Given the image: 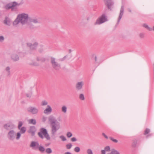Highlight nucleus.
I'll list each match as a JSON object with an SVG mask.
<instances>
[{"instance_id": "46", "label": "nucleus", "mask_w": 154, "mask_h": 154, "mask_svg": "<svg viewBox=\"0 0 154 154\" xmlns=\"http://www.w3.org/2000/svg\"><path fill=\"white\" fill-rule=\"evenodd\" d=\"M50 144V143H47L45 144V145L46 146H48Z\"/></svg>"}, {"instance_id": "7", "label": "nucleus", "mask_w": 154, "mask_h": 154, "mask_svg": "<svg viewBox=\"0 0 154 154\" xmlns=\"http://www.w3.org/2000/svg\"><path fill=\"white\" fill-rule=\"evenodd\" d=\"M27 111L31 114L34 115L38 114V109L35 107L30 106L27 108Z\"/></svg>"}, {"instance_id": "40", "label": "nucleus", "mask_w": 154, "mask_h": 154, "mask_svg": "<svg viewBox=\"0 0 154 154\" xmlns=\"http://www.w3.org/2000/svg\"><path fill=\"white\" fill-rule=\"evenodd\" d=\"M71 140L72 142H75L77 140L75 137H73L71 138Z\"/></svg>"}, {"instance_id": "38", "label": "nucleus", "mask_w": 154, "mask_h": 154, "mask_svg": "<svg viewBox=\"0 0 154 154\" xmlns=\"http://www.w3.org/2000/svg\"><path fill=\"white\" fill-rule=\"evenodd\" d=\"M47 119V117L45 116H43L42 119V121L43 122H45L46 120Z\"/></svg>"}, {"instance_id": "31", "label": "nucleus", "mask_w": 154, "mask_h": 154, "mask_svg": "<svg viewBox=\"0 0 154 154\" xmlns=\"http://www.w3.org/2000/svg\"><path fill=\"white\" fill-rule=\"evenodd\" d=\"M86 152L87 154H93L92 150L90 149H88Z\"/></svg>"}, {"instance_id": "13", "label": "nucleus", "mask_w": 154, "mask_h": 154, "mask_svg": "<svg viewBox=\"0 0 154 154\" xmlns=\"http://www.w3.org/2000/svg\"><path fill=\"white\" fill-rule=\"evenodd\" d=\"M52 111V109L51 106L48 105L47 106L46 108L44 111V113L45 114H50Z\"/></svg>"}, {"instance_id": "32", "label": "nucleus", "mask_w": 154, "mask_h": 154, "mask_svg": "<svg viewBox=\"0 0 154 154\" xmlns=\"http://www.w3.org/2000/svg\"><path fill=\"white\" fill-rule=\"evenodd\" d=\"M66 147L67 149H70L72 147V145L71 143H68L66 145Z\"/></svg>"}, {"instance_id": "8", "label": "nucleus", "mask_w": 154, "mask_h": 154, "mask_svg": "<svg viewBox=\"0 0 154 154\" xmlns=\"http://www.w3.org/2000/svg\"><path fill=\"white\" fill-rule=\"evenodd\" d=\"M106 154H120L118 150L113 149H111L109 146H106Z\"/></svg>"}, {"instance_id": "17", "label": "nucleus", "mask_w": 154, "mask_h": 154, "mask_svg": "<svg viewBox=\"0 0 154 154\" xmlns=\"http://www.w3.org/2000/svg\"><path fill=\"white\" fill-rule=\"evenodd\" d=\"M4 127L5 129L7 130H9L11 129H12L13 128V126L12 125L8 124H6L4 126Z\"/></svg>"}, {"instance_id": "34", "label": "nucleus", "mask_w": 154, "mask_h": 154, "mask_svg": "<svg viewBox=\"0 0 154 154\" xmlns=\"http://www.w3.org/2000/svg\"><path fill=\"white\" fill-rule=\"evenodd\" d=\"M48 102L45 101V100H43L42 101L41 103V105L43 106H45L48 104Z\"/></svg>"}, {"instance_id": "5", "label": "nucleus", "mask_w": 154, "mask_h": 154, "mask_svg": "<svg viewBox=\"0 0 154 154\" xmlns=\"http://www.w3.org/2000/svg\"><path fill=\"white\" fill-rule=\"evenodd\" d=\"M106 21V15L104 14L99 17L94 23V25H99L102 24Z\"/></svg>"}, {"instance_id": "16", "label": "nucleus", "mask_w": 154, "mask_h": 154, "mask_svg": "<svg viewBox=\"0 0 154 154\" xmlns=\"http://www.w3.org/2000/svg\"><path fill=\"white\" fill-rule=\"evenodd\" d=\"M4 23L8 26H10L11 25V20L8 17H6L5 20L3 21Z\"/></svg>"}, {"instance_id": "45", "label": "nucleus", "mask_w": 154, "mask_h": 154, "mask_svg": "<svg viewBox=\"0 0 154 154\" xmlns=\"http://www.w3.org/2000/svg\"><path fill=\"white\" fill-rule=\"evenodd\" d=\"M143 26L145 28H147V29H149V30H151V29L148 27V26L146 24H144L143 25Z\"/></svg>"}, {"instance_id": "47", "label": "nucleus", "mask_w": 154, "mask_h": 154, "mask_svg": "<svg viewBox=\"0 0 154 154\" xmlns=\"http://www.w3.org/2000/svg\"><path fill=\"white\" fill-rule=\"evenodd\" d=\"M64 154H72L71 152H65Z\"/></svg>"}, {"instance_id": "14", "label": "nucleus", "mask_w": 154, "mask_h": 154, "mask_svg": "<svg viewBox=\"0 0 154 154\" xmlns=\"http://www.w3.org/2000/svg\"><path fill=\"white\" fill-rule=\"evenodd\" d=\"M83 84V82L82 81L78 82L75 86L76 90L79 91L81 90L82 88Z\"/></svg>"}, {"instance_id": "26", "label": "nucleus", "mask_w": 154, "mask_h": 154, "mask_svg": "<svg viewBox=\"0 0 154 154\" xmlns=\"http://www.w3.org/2000/svg\"><path fill=\"white\" fill-rule=\"evenodd\" d=\"M46 152L48 154H50L52 152V150L51 148H47L45 150Z\"/></svg>"}, {"instance_id": "11", "label": "nucleus", "mask_w": 154, "mask_h": 154, "mask_svg": "<svg viewBox=\"0 0 154 154\" xmlns=\"http://www.w3.org/2000/svg\"><path fill=\"white\" fill-rule=\"evenodd\" d=\"M48 122L51 125L57 122L56 118L53 116H50L48 118Z\"/></svg>"}, {"instance_id": "39", "label": "nucleus", "mask_w": 154, "mask_h": 154, "mask_svg": "<svg viewBox=\"0 0 154 154\" xmlns=\"http://www.w3.org/2000/svg\"><path fill=\"white\" fill-rule=\"evenodd\" d=\"M4 40V38L3 36H0V42H3Z\"/></svg>"}, {"instance_id": "51", "label": "nucleus", "mask_w": 154, "mask_h": 154, "mask_svg": "<svg viewBox=\"0 0 154 154\" xmlns=\"http://www.w3.org/2000/svg\"><path fill=\"white\" fill-rule=\"evenodd\" d=\"M29 27H30V28H31V27H30V24H29Z\"/></svg>"}, {"instance_id": "10", "label": "nucleus", "mask_w": 154, "mask_h": 154, "mask_svg": "<svg viewBox=\"0 0 154 154\" xmlns=\"http://www.w3.org/2000/svg\"><path fill=\"white\" fill-rule=\"evenodd\" d=\"M39 146V144L38 143L37 141H32L30 145V147L34 150L38 149Z\"/></svg>"}, {"instance_id": "6", "label": "nucleus", "mask_w": 154, "mask_h": 154, "mask_svg": "<svg viewBox=\"0 0 154 154\" xmlns=\"http://www.w3.org/2000/svg\"><path fill=\"white\" fill-rule=\"evenodd\" d=\"M16 133L13 130L9 131L7 134L8 138L10 140H13L15 138Z\"/></svg>"}, {"instance_id": "37", "label": "nucleus", "mask_w": 154, "mask_h": 154, "mask_svg": "<svg viewBox=\"0 0 154 154\" xmlns=\"http://www.w3.org/2000/svg\"><path fill=\"white\" fill-rule=\"evenodd\" d=\"M110 139L112 141L115 143H117L118 142V140L111 137H110Z\"/></svg>"}, {"instance_id": "25", "label": "nucleus", "mask_w": 154, "mask_h": 154, "mask_svg": "<svg viewBox=\"0 0 154 154\" xmlns=\"http://www.w3.org/2000/svg\"><path fill=\"white\" fill-rule=\"evenodd\" d=\"M27 45L30 47V49L32 50H35L36 48L34 46H33V47H32V44L30 43H27Z\"/></svg>"}, {"instance_id": "28", "label": "nucleus", "mask_w": 154, "mask_h": 154, "mask_svg": "<svg viewBox=\"0 0 154 154\" xmlns=\"http://www.w3.org/2000/svg\"><path fill=\"white\" fill-rule=\"evenodd\" d=\"M60 138L61 140L62 141H65L66 140V139L64 136L61 135L59 137Z\"/></svg>"}, {"instance_id": "35", "label": "nucleus", "mask_w": 154, "mask_h": 154, "mask_svg": "<svg viewBox=\"0 0 154 154\" xmlns=\"http://www.w3.org/2000/svg\"><path fill=\"white\" fill-rule=\"evenodd\" d=\"M79 98L82 100H85L84 96L83 94H81L79 95Z\"/></svg>"}, {"instance_id": "1", "label": "nucleus", "mask_w": 154, "mask_h": 154, "mask_svg": "<svg viewBox=\"0 0 154 154\" xmlns=\"http://www.w3.org/2000/svg\"><path fill=\"white\" fill-rule=\"evenodd\" d=\"M28 17V14L25 13L19 15L16 19L14 21L13 24L14 26L20 23L23 24H25L27 22Z\"/></svg>"}, {"instance_id": "27", "label": "nucleus", "mask_w": 154, "mask_h": 154, "mask_svg": "<svg viewBox=\"0 0 154 154\" xmlns=\"http://www.w3.org/2000/svg\"><path fill=\"white\" fill-rule=\"evenodd\" d=\"M21 133L20 132H18L16 134V139L17 140H18L20 136H21Z\"/></svg>"}, {"instance_id": "21", "label": "nucleus", "mask_w": 154, "mask_h": 154, "mask_svg": "<svg viewBox=\"0 0 154 154\" xmlns=\"http://www.w3.org/2000/svg\"><path fill=\"white\" fill-rule=\"evenodd\" d=\"M36 60L38 61L43 62L45 61V59L43 57H37L36 58Z\"/></svg>"}, {"instance_id": "54", "label": "nucleus", "mask_w": 154, "mask_h": 154, "mask_svg": "<svg viewBox=\"0 0 154 154\" xmlns=\"http://www.w3.org/2000/svg\"><path fill=\"white\" fill-rule=\"evenodd\" d=\"M153 30H154V26L153 27Z\"/></svg>"}, {"instance_id": "36", "label": "nucleus", "mask_w": 154, "mask_h": 154, "mask_svg": "<svg viewBox=\"0 0 154 154\" xmlns=\"http://www.w3.org/2000/svg\"><path fill=\"white\" fill-rule=\"evenodd\" d=\"M23 123L22 122L20 121L19 122L18 126V128L19 129H20V127L23 125Z\"/></svg>"}, {"instance_id": "30", "label": "nucleus", "mask_w": 154, "mask_h": 154, "mask_svg": "<svg viewBox=\"0 0 154 154\" xmlns=\"http://www.w3.org/2000/svg\"><path fill=\"white\" fill-rule=\"evenodd\" d=\"M74 150L75 152H78L80 151V149L79 147L76 146L74 148Z\"/></svg>"}, {"instance_id": "53", "label": "nucleus", "mask_w": 154, "mask_h": 154, "mask_svg": "<svg viewBox=\"0 0 154 154\" xmlns=\"http://www.w3.org/2000/svg\"><path fill=\"white\" fill-rule=\"evenodd\" d=\"M104 0V2L105 3L106 0Z\"/></svg>"}, {"instance_id": "49", "label": "nucleus", "mask_w": 154, "mask_h": 154, "mask_svg": "<svg viewBox=\"0 0 154 154\" xmlns=\"http://www.w3.org/2000/svg\"><path fill=\"white\" fill-rule=\"evenodd\" d=\"M95 61L96 62L97 61V57L96 56H95Z\"/></svg>"}, {"instance_id": "41", "label": "nucleus", "mask_w": 154, "mask_h": 154, "mask_svg": "<svg viewBox=\"0 0 154 154\" xmlns=\"http://www.w3.org/2000/svg\"><path fill=\"white\" fill-rule=\"evenodd\" d=\"M66 56H65L64 57H63V58H62L60 59H59V60L60 61H64L66 59Z\"/></svg>"}, {"instance_id": "48", "label": "nucleus", "mask_w": 154, "mask_h": 154, "mask_svg": "<svg viewBox=\"0 0 154 154\" xmlns=\"http://www.w3.org/2000/svg\"><path fill=\"white\" fill-rule=\"evenodd\" d=\"M102 135L105 138H106V135L104 133H103Z\"/></svg>"}, {"instance_id": "12", "label": "nucleus", "mask_w": 154, "mask_h": 154, "mask_svg": "<svg viewBox=\"0 0 154 154\" xmlns=\"http://www.w3.org/2000/svg\"><path fill=\"white\" fill-rule=\"evenodd\" d=\"M11 58L14 61H16L19 60V56L15 53H12L11 55Z\"/></svg>"}, {"instance_id": "19", "label": "nucleus", "mask_w": 154, "mask_h": 154, "mask_svg": "<svg viewBox=\"0 0 154 154\" xmlns=\"http://www.w3.org/2000/svg\"><path fill=\"white\" fill-rule=\"evenodd\" d=\"M28 123L29 124L35 125L36 124V121L35 119H31L28 120Z\"/></svg>"}, {"instance_id": "3", "label": "nucleus", "mask_w": 154, "mask_h": 154, "mask_svg": "<svg viewBox=\"0 0 154 154\" xmlns=\"http://www.w3.org/2000/svg\"><path fill=\"white\" fill-rule=\"evenodd\" d=\"M51 63L52 67L55 70H59L61 69V65L56 61V58L53 57H51Z\"/></svg>"}, {"instance_id": "20", "label": "nucleus", "mask_w": 154, "mask_h": 154, "mask_svg": "<svg viewBox=\"0 0 154 154\" xmlns=\"http://www.w3.org/2000/svg\"><path fill=\"white\" fill-rule=\"evenodd\" d=\"M31 22L34 23H40V21L38 19L36 18H33L31 19Z\"/></svg>"}, {"instance_id": "18", "label": "nucleus", "mask_w": 154, "mask_h": 154, "mask_svg": "<svg viewBox=\"0 0 154 154\" xmlns=\"http://www.w3.org/2000/svg\"><path fill=\"white\" fill-rule=\"evenodd\" d=\"M61 110L62 112L64 113H66L67 111V107L66 106L63 105L62 106Z\"/></svg>"}, {"instance_id": "33", "label": "nucleus", "mask_w": 154, "mask_h": 154, "mask_svg": "<svg viewBox=\"0 0 154 154\" xmlns=\"http://www.w3.org/2000/svg\"><path fill=\"white\" fill-rule=\"evenodd\" d=\"M66 135L68 137L70 138L72 136V134L71 132H67Z\"/></svg>"}, {"instance_id": "55", "label": "nucleus", "mask_w": 154, "mask_h": 154, "mask_svg": "<svg viewBox=\"0 0 154 154\" xmlns=\"http://www.w3.org/2000/svg\"><path fill=\"white\" fill-rule=\"evenodd\" d=\"M58 120H59V121H60V120L58 119Z\"/></svg>"}, {"instance_id": "42", "label": "nucleus", "mask_w": 154, "mask_h": 154, "mask_svg": "<svg viewBox=\"0 0 154 154\" xmlns=\"http://www.w3.org/2000/svg\"><path fill=\"white\" fill-rule=\"evenodd\" d=\"M104 150H102L101 151V154H105L106 152L105 150H106V147H105L104 148Z\"/></svg>"}, {"instance_id": "29", "label": "nucleus", "mask_w": 154, "mask_h": 154, "mask_svg": "<svg viewBox=\"0 0 154 154\" xmlns=\"http://www.w3.org/2000/svg\"><path fill=\"white\" fill-rule=\"evenodd\" d=\"M29 64L30 65L35 66H39L38 63L35 62H34L32 63H29Z\"/></svg>"}, {"instance_id": "24", "label": "nucleus", "mask_w": 154, "mask_h": 154, "mask_svg": "<svg viewBox=\"0 0 154 154\" xmlns=\"http://www.w3.org/2000/svg\"><path fill=\"white\" fill-rule=\"evenodd\" d=\"M20 129V133L21 134H24V133L26 130V128L24 127H22Z\"/></svg>"}, {"instance_id": "43", "label": "nucleus", "mask_w": 154, "mask_h": 154, "mask_svg": "<svg viewBox=\"0 0 154 154\" xmlns=\"http://www.w3.org/2000/svg\"><path fill=\"white\" fill-rule=\"evenodd\" d=\"M32 45V47L33 46H34L36 48L37 46V45H38V43L37 42H35Z\"/></svg>"}, {"instance_id": "44", "label": "nucleus", "mask_w": 154, "mask_h": 154, "mask_svg": "<svg viewBox=\"0 0 154 154\" xmlns=\"http://www.w3.org/2000/svg\"><path fill=\"white\" fill-rule=\"evenodd\" d=\"M149 130L148 129H146L144 132V134H146L149 133Z\"/></svg>"}, {"instance_id": "9", "label": "nucleus", "mask_w": 154, "mask_h": 154, "mask_svg": "<svg viewBox=\"0 0 154 154\" xmlns=\"http://www.w3.org/2000/svg\"><path fill=\"white\" fill-rule=\"evenodd\" d=\"M17 3L15 2H14L12 3H9L5 6V8L7 9H11L12 10L15 9L17 5Z\"/></svg>"}, {"instance_id": "15", "label": "nucleus", "mask_w": 154, "mask_h": 154, "mask_svg": "<svg viewBox=\"0 0 154 154\" xmlns=\"http://www.w3.org/2000/svg\"><path fill=\"white\" fill-rule=\"evenodd\" d=\"M36 131V129L35 126H31L28 131L29 133H31L32 135H33Z\"/></svg>"}, {"instance_id": "52", "label": "nucleus", "mask_w": 154, "mask_h": 154, "mask_svg": "<svg viewBox=\"0 0 154 154\" xmlns=\"http://www.w3.org/2000/svg\"><path fill=\"white\" fill-rule=\"evenodd\" d=\"M26 96H27V97H29V95H28V94H27V95H26Z\"/></svg>"}, {"instance_id": "50", "label": "nucleus", "mask_w": 154, "mask_h": 154, "mask_svg": "<svg viewBox=\"0 0 154 154\" xmlns=\"http://www.w3.org/2000/svg\"><path fill=\"white\" fill-rule=\"evenodd\" d=\"M71 51H71V49H69V53H71Z\"/></svg>"}, {"instance_id": "23", "label": "nucleus", "mask_w": 154, "mask_h": 154, "mask_svg": "<svg viewBox=\"0 0 154 154\" xmlns=\"http://www.w3.org/2000/svg\"><path fill=\"white\" fill-rule=\"evenodd\" d=\"M38 149L40 152H43L45 150V148L43 146L40 145H39Z\"/></svg>"}, {"instance_id": "2", "label": "nucleus", "mask_w": 154, "mask_h": 154, "mask_svg": "<svg viewBox=\"0 0 154 154\" xmlns=\"http://www.w3.org/2000/svg\"><path fill=\"white\" fill-rule=\"evenodd\" d=\"M38 135L42 139H43L44 137H45L48 140H50L51 139V137L48 134L46 129L45 128H41L40 132L38 133Z\"/></svg>"}, {"instance_id": "22", "label": "nucleus", "mask_w": 154, "mask_h": 154, "mask_svg": "<svg viewBox=\"0 0 154 154\" xmlns=\"http://www.w3.org/2000/svg\"><path fill=\"white\" fill-rule=\"evenodd\" d=\"M10 68L9 66L7 67L5 69V70L6 72V74L8 76L10 75Z\"/></svg>"}, {"instance_id": "4", "label": "nucleus", "mask_w": 154, "mask_h": 154, "mask_svg": "<svg viewBox=\"0 0 154 154\" xmlns=\"http://www.w3.org/2000/svg\"><path fill=\"white\" fill-rule=\"evenodd\" d=\"M51 134L54 135L56 132L60 128V124L58 122L54 123L51 125Z\"/></svg>"}]
</instances>
